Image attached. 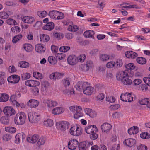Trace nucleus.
Here are the masks:
<instances>
[{
	"instance_id": "1",
	"label": "nucleus",
	"mask_w": 150,
	"mask_h": 150,
	"mask_svg": "<svg viewBox=\"0 0 150 150\" xmlns=\"http://www.w3.org/2000/svg\"><path fill=\"white\" fill-rule=\"evenodd\" d=\"M26 118V115L24 112L18 113L16 115L14 118L15 123L18 125H23L25 122Z\"/></svg>"
},
{
	"instance_id": "2",
	"label": "nucleus",
	"mask_w": 150,
	"mask_h": 150,
	"mask_svg": "<svg viewBox=\"0 0 150 150\" xmlns=\"http://www.w3.org/2000/svg\"><path fill=\"white\" fill-rule=\"evenodd\" d=\"M28 117L29 122L32 123H37L40 119V115L35 112H30L28 114Z\"/></svg>"
},
{
	"instance_id": "3",
	"label": "nucleus",
	"mask_w": 150,
	"mask_h": 150,
	"mask_svg": "<svg viewBox=\"0 0 150 150\" xmlns=\"http://www.w3.org/2000/svg\"><path fill=\"white\" fill-rule=\"evenodd\" d=\"M134 95L131 93H126L124 94H121L120 98L123 101L131 102L133 100Z\"/></svg>"
},
{
	"instance_id": "4",
	"label": "nucleus",
	"mask_w": 150,
	"mask_h": 150,
	"mask_svg": "<svg viewBox=\"0 0 150 150\" xmlns=\"http://www.w3.org/2000/svg\"><path fill=\"white\" fill-rule=\"evenodd\" d=\"M56 125L57 129L62 131H65L69 128V124L67 121H62L57 122Z\"/></svg>"
},
{
	"instance_id": "5",
	"label": "nucleus",
	"mask_w": 150,
	"mask_h": 150,
	"mask_svg": "<svg viewBox=\"0 0 150 150\" xmlns=\"http://www.w3.org/2000/svg\"><path fill=\"white\" fill-rule=\"evenodd\" d=\"M82 130L81 128L79 126H73L70 129V134L72 135L79 136L82 133Z\"/></svg>"
},
{
	"instance_id": "6",
	"label": "nucleus",
	"mask_w": 150,
	"mask_h": 150,
	"mask_svg": "<svg viewBox=\"0 0 150 150\" xmlns=\"http://www.w3.org/2000/svg\"><path fill=\"white\" fill-rule=\"evenodd\" d=\"M43 103L45 106H47L48 110L51 109L53 107L57 106L58 104L57 101L51 99H44L43 100Z\"/></svg>"
},
{
	"instance_id": "7",
	"label": "nucleus",
	"mask_w": 150,
	"mask_h": 150,
	"mask_svg": "<svg viewBox=\"0 0 150 150\" xmlns=\"http://www.w3.org/2000/svg\"><path fill=\"white\" fill-rule=\"evenodd\" d=\"M89 85V84L88 82L84 81L78 82L77 84L75 86V87L76 90L81 91L83 90H84L86 87Z\"/></svg>"
},
{
	"instance_id": "8",
	"label": "nucleus",
	"mask_w": 150,
	"mask_h": 150,
	"mask_svg": "<svg viewBox=\"0 0 150 150\" xmlns=\"http://www.w3.org/2000/svg\"><path fill=\"white\" fill-rule=\"evenodd\" d=\"M78 141L74 139L69 141L68 144L67 146L68 149L71 150H75L77 146L78 145Z\"/></svg>"
},
{
	"instance_id": "9",
	"label": "nucleus",
	"mask_w": 150,
	"mask_h": 150,
	"mask_svg": "<svg viewBox=\"0 0 150 150\" xmlns=\"http://www.w3.org/2000/svg\"><path fill=\"white\" fill-rule=\"evenodd\" d=\"M119 8L121 10H126L127 9L135 8H139V7L135 4L130 5L129 3H125L120 4Z\"/></svg>"
},
{
	"instance_id": "10",
	"label": "nucleus",
	"mask_w": 150,
	"mask_h": 150,
	"mask_svg": "<svg viewBox=\"0 0 150 150\" xmlns=\"http://www.w3.org/2000/svg\"><path fill=\"white\" fill-rule=\"evenodd\" d=\"M67 62L69 64L74 65L78 62V58L75 55H70L68 57Z\"/></svg>"
},
{
	"instance_id": "11",
	"label": "nucleus",
	"mask_w": 150,
	"mask_h": 150,
	"mask_svg": "<svg viewBox=\"0 0 150 150\" xmlns=\"http://www.w3.org/2000/svg\"><path fill=\"white\" fill-rule=\"evenodd\" d=\"M20 80V76L15 74L11 75L7 79L8 81L12 83H17L19 82Z\"/></svg>"
},
{
	"instance_id": "12",
	"label": "nucleus",
	"mask_w": 150,
	"mask_h": 150,
	"mask_svg": "<svg viewBox=\"0 0 150 150\" xmlns=\"http://www.w3.org/2000/svg\"><path fill=\"white\" fill-rule=\"evenodd\" d=\"M39 138V135L37 134L29 135L27 137V140L28 142L33 144L36 142Z\"/></svg>"
},
{
	"instance_id": "13",
	"label": "nucleus",
	"mask_w": 150,
	"mask_h": 150,
	"mask_svg": "<svg viewBox=\"0 0 150 150\" xmlns=\"http://www.w3.org/2000/svg\"><path fill=\"white\" fill-rule=\"evenodd\" d=\"M124 145L129 147H131L134 146L136 143L135 139L132 138L127 139L123 142Z\"/></svg>"
},
{
	"instance_id": "14",
	"label": "nucleus",
	"mask_w": 150,
	"mask_h": 150,
	"mask_svg": "<svg viewBox=\"0 0 150 150\" xmlns=\"http://www.w3.org/2000/svg\"><path fill=\"white\" fill-rule=\"evenodd\" d=\"M4 113L8 116H11L15 113L14 110L11 107H6L3 110Z\"/></svg>"
},
{
	"instance_id": "15",
	"label": "nucleus",
	"mask_w": 150,
	"mask_h": 150,
	"mask_svg": "<svg viewBox=\"0 0 150 150\" xmlns=\"http://www.w3.org/2000/svg\"><path fill=\"white\" fill-rule=\"evenodd\" d=\"M25 84L27 86L30 87H32L39 86L40 83L36 80H28L25 81Z\"/></svg>"
},
{
	"instance_id": "16",
	"label": "nucleus",
	"mask_w": 150,
	"mask_h": 150,
	"mask_svg": "<svg viewBox=\"0 0 150 150\" xmlns=\"http://www.w3.org/2000/svg\"><path fill=\"white\" fill-rule=\"evenodd\" d=\"M85 130L86 132L90 134L94 132H97L98 129L96 126L94 125H89L85 127Z\"/></svg>"
},
{
	"instance_id": "17",
	"label": "nucleus",
	"mask_w": 150,
	"mask_h": 150,
	"mask_svg": "<svg viewBox=\"0 0 150 150\" xmlns=\"http://www.w3.org/2000/svg\"><path fill=\"white\" fill-rule=\"evenodd\" d=\"M39 103V102L38 100L31 99L27 102V105L31 108H35L38 106Z\"/></svg>"
},
{
	"instance_id": "18",
	"label": "nucleus",
	"mask_w": 150,
	"mask_h": 150,
	"mask_svg": "<svg viewBox=\"0 0 150 150\" xmlns=\"http://www.w3.org/2000/svg\"><path fill=\"white\" fill-rule=\"evenodd\" d=\"M111 127V125L107 123H105L101 125V128L102 132L107 133L109 132Z\"/></svg>"
},
{
	"instance_id": "19",
	"label": "nucleus",
	"mask_w": 150,
	"mask_h": 150,
	"mask_svg": "<svg viewBox=\"0 0 150 150\" xmlns=\"http://www.w3.org/2000/svg\"><path fill=\"white\" fill-rule=\"evenodd\" d=\"M49 85V83L47 81H42L41 83V91L45 93H46L48 91Z\"/></svg>"
},
{
	"instance_id": "20",
	"label": "nucleus",
	"mask_w": 150,
	"mask_h": 150,
	"mask_svg": "<svg viewBox=\"0 0 150 150\" xmlns=\"http://www.w3.org/2000/svg\"><path fill=\"white\" fill-rule=\"evenodd\" d=\"M128 74L126 71H122L116 74V77L118 80H121L126 76H128Z\"/></svg>"
},
{
	"instance_id": "21",
	"label": "nucleus",
	"mask_w": 150,
	"mask_h": 150,
	"mask_svg": "<svg viewBox=\"0 0 150 150\" xmlns=\"http://www.w3.org/2000/svg\"><path fill=\"white\" fill-rule=\"evenodd\" d=\"M63 73L56 72L52 73L50 76V78L51 79L56 80V79H59L62 78L63 76Z\"/></svg>"
},
{
	"instance_id": "22",
	"label": "nucleus",
	"mask_w": 150,
	"mask_h": 150,
	"mask_svg": "<svg viewBox=\"0 0 150 150\" xmlns=\"http://www.w3.org/2000/svg\"><path fill=\"white\" fill-rule=\"evenodd\" d=\"M85 113L89 116L91 118H94L97 116V113L91 109L86 108L84 109Z\"/></svg>"
},
{
	"instance_id": "23",
	"label": "nucleus",
	"mask_w": 150,
	"mask_h": 150,
	"mask_svg": "<svg viewBox=\"0 0 150 150\" xmlns=\"http://www.w3.org/2000/svg\"><path fill=\"white\" fill-rule=\"evenodd\" d=\"M64 112V108L61 107H57L54 108L52 111V113L54 115H59Z\"/></svg>"
},
{
	"instance_id": "24",
	"label": "nucleus",
	"mask_w": 150,
	"mask_h": 150,
	"mask_svg": "<svg viewBox=\"0 0 150 150\" xmlns=\"http://www.w3.org/2000/svg\"><path fill=\"white\" fill-rule=\"evenodd\" d=\"M94 91V88L93 87L88 86L84 90L83 92L84 94L90 95H91Z\"/></svg>"
},
{
	"instance_id": "25",
	"label": "nucleus",
	"mask_w": 150,
	"mask_h": 150,
	"mask_svg": "<svg viewBox=\"0 0 150 150\" xmlns=\"http://www.w3.org/2000/svg\"><path fill=\"white\" fill-rule=\"evenodd\" d=\"M22 21L25 23L28 24L32 23L35 21V18L32 16H26L23 17L22 18Z\"/></svg>"
},
{
	"instance_id": "26",
	"label": "nucleus",
	"mask_w": 150,
	"mask_h": 150,
	"mask_svg": "<svg viewBox=\"0 0 150 150\" xmlns=\"http://www.w3.org/2000/svg\"><path fill=\"white\" fill-rule=\"evenodd\" d=\"M25 135L23 133H18L15 136V142L17 144H18L20 142L21 139V138L22 140L25 139Z\"/></svg>"
},
{
	"instance_id": "27",
	"label": "nucleus",
	"mask_w": 150,
	"mask_h": 150,
	"mask_svg": "<svg viewBox=\"0 0 150 150\" xmlns=\"http://www.w3.org/2000/svg\"><path fill=\"white\" fill-rule=\"evenodd\" d=\"M82 108L81 106L78 107V109L77 111L76 112L75 114L74 115V117L76 119H78L79 117H82L83 115V113L81 112Z\"/></svg>"
},
{
	"instance_id": "28",
	"label": "nucleus",
	"mask_w": 150,
	"mask_h": 150,
	"mask_svg": "<svg viewBox=\"0 0 150 150\" xmlns=\"http://www.w3.org/2000/svg\"><path fill=\"white\" fill-rule=\"evenodd\" d=\"M36 51L40 53H44L45 50V48L40 44H37L35 47Z\"/></svg>"
},
{
	"instance_id": "29",
	"label": "nucleus",
	"mask_w": 150,
	"mask_h": 150,
	"mask_svg": "<svg viewBox=\"0 0 150 150\" xmlns=\"http://www.w3.org/2000/svg\"><path fill=\"white\" fill-rule=\"evenodd\" d=\"M58 14V11L53 10L50 11L48 15L51 18L57 20V17Z\"/></svg>"
},
{
	"instance_id": "30",
	"label": "nucleus",
	"mask_w": 150,
	"mask_h": 150,
	"mask_svg": "<svg viewBox=\"0 0 150 150\" xmlns=\"http://www.w3.org/2000/svg\"><path fill=\"white\" fill-rule=\"evenodd\" d=\"M126 56L128 58H134L137 57L138 55L135 52L133 51H127L125 53Z\"/></svg>"
},
{
	"instance_id": "31",
	"label": "nucleus",
	"mask_w": 150,
	"mask_h": 150,
	"mask_svg": "<svg viewBox=\"0 0 150 150\" xmlns=\"http://www.w3.org/2000/svg\"><path fill=\"white\" fill-rule=\"evenodd\" d=\"M54 28V24L52 22H50L48 23L47 24L44 26V29L48 30H51Z\"/></svg>"
},
{
	"instance_id": "32",
	"label": "nucleus",
	"mask_w": 150,
	"mask_h": 150,
	"mask_svg": "<svg viewBox=\"0 0 150 150\" xmlns=\"http://www.w3.org/2000/svg\"><path fill=\"white\" fill-rule=\"evenodd\" d=\"M95 34L93 30H89L85 32L84 33V35L86 38H94L93 35Z\"/></svg>"
},
{
	"instance_id": "33",
	"label": "nucleus",
	"mask_w": 150,
	"mask_h": 150,
	"mask_svg": "<svg viewBox=\"0 0 150 150\" xmlns=\"http://www.w3.org/2000/svg\"><path fill=\"white\" fill-rule=\"evenodd\" d=\"M9 98V96L5 93H0V102H6Z\"/></svg>"
},
{
	"instance_id": "34",
	"label": "nucleus",
	"mask_w": 150,
	"mask_h": 150,
	"mask_svg": "<svg viewBox=\"0 0 150 150\" xmlns=\"http://www.w3.org/2000/svg\"><path fill=\"white\" fill-rule=\"evenodd\" d=\"M79 150H86L88 148V146L86 145V142H81L78 145Z\"/></svg>"
},
{
	"instance_id": "35",
	"label": "nucleus",
	"mask_w": 150,
	"mask_h": 150,
	"mask_svg": "<svg viewBox=\"0 0 150 150\" xmlns=\"http://www.w3.org/2000/svg\"><path fill=\"white\" fill-rule=\"evenodd\" d=\"M18 65L21 68H25L28 67L29 66V64L28 62H27L25 61H22L18 62Z\"/></svg>"
},
{
	"instance_id": "36",
	"label": "nucleus",
	"mask_w": 150,
	"mask_h": 150,
	"mask_svg": "<svg viewBox=\"0 0 150 150\" xmlns=\"http://www.w3.org/2000/svg\"><path fill=\"white\" fill-rule=\"evenodd\" d=\"M40 40L42 42H47L50 39L49 37L46 34H40Z\"/></svg>"
},
{
	"instance_id": "37",
	"label": "nucleus",
	"mask_w": 150,
	"mask_h": 150,
	"mask_svg": "<svg viewBox=\"0 0 150 150\" xmlns=\"http://www.w3.org/2000/svg\"><path fill=\"white\" fill-rule=\"evenodd\" d=\"M44 125L47 127L52 126L53 124V120L50 119L44 120L43 122Z\"/></svg>"
},
{
	"instance_id": "38",
	"label": "nucleus",
	"mask_w": 150,
	"mask_h": 150,
	"mask_svg": "<svg viewBox=\"0 0 150 150\" xmlns=\"http://www.w3.org/2000/svg\"><path fill=\"white\" fill-rule=\"evenodd\" d=\"M5 130L6 132L11 133H15L16 131V128L12 127H7L5 128Z\"/></svg>"
},
{
	"instance_id": "39",
	"label": "nucleus",
	"mask_w": 150,
	"mask_h": 150,
	"mask_svg": "<svg viewBox=\"0 0 150 150\" xmlns=\"http://www.w3.org/2000/svg\"><path fill=\"white\" fill-rule=\"evenodd\" d=\"M23 47L25 50L28 52H31L33 49V47L32 45L29 44H25Z\"/></svg>"
},
{
	"instance_id": "40",
	"label": "nucleus",
	"mask_w": 150,
	"mask_h": 150,
	"mask_svg": "<svg viewBox=\"0 0 150 150\" xmlns=\"http://www.w3.org/2000/svg\"><path fill=\"white\" fill-rule=\"evenodd\" d=\"M122 82L124 84L127 85H131L132 83V80L129 79L127 76L122 79Z\"/></svg>"
},
{
	"instance_id": "41",
	"label": "nucleus",
	"mask_w": 150,
	"mask_h": 150,
	"mask_svg": "<svg viewBox=\"0 0 150 150\" xmlns=\"http://www.w3.org/2000/svg\"><path fill=\"white\" fill-rule=\"evenodd\" d=\"M110 58L109 55L105 54H102L100 56V59L103 61H106L108 60Z\"/></svg>"
},
{
	"instance_id": "42",
	"label": "nucleus",
	"mask_w": 150,
	"mask_h": 150,
	"mask_svg": "<svg viewBox=\"0 0 150 150\" xmlns=\"http://www.w3.org/2000/svg\"><path fill=\"white\" fill-rule=\"evenodd\" d=\"M78 29V26L74 25H72L69 26L68 28L69 31L75 32L77 31Z\"/></svg>"
},
{
	"instance_id": "43",
	"label": "nucleus",
	"mask_w": 150,
	"mask_h": 150,
	"mask_svg": "<svg viewBox=\"0 0 150 150\" xmlns=\"http://www.w3.org/2000/svg\"><path fill=\"white\" fill-rule=\"evenodd\" d=\"M137 61L138 63L141 64H144L146 63V59L142 57H138L137 58Z\"/></svg>"
},
{
	"instance_id": "44",
	"label": "nucleus",
	"mask_w": 150,
	"mask_h": 150,
	"mask_svg": "<svg viewBox=\"0 0 150 150\" xmlns=\"http://www.w3.org/2000/svg\"><path fill=\"white\" fill-rule=\"evenodd\" d=\"M8 14L6 12L3 11L0 12V18L2 19H6L9 17Z\"/></svg>"
},
{
	"instance_id": "45",
	"label": "nucleus",
	"mask_w": 150,
	"mask_h": 150,
	"mask_svg": "<svg viewBox=\"0 0 150 150\" xmlns=\"http://www.w3.org/2000/svg\"><path fill=\"white\" fill-rule=\"evenodd\" d=\"M49 63L51 64H54L57 62V61L55 57L52 56H49L48 59Z\"/></svg>"
},
{
	"instance_id": "46",
	"label": "nucleus",
	"mask_w": 150,
	"mask_h": 150,
	"mask_svg": "<svg viewBox=\"0 0 150 150\" xmlns=\"http://www.w3.org/2000/svg\"><path fill=\"white\" fill-rule=\"evenodd\" d=\"M37 14L40 17L44 18L47 15V12L45 11L38 12Z\"/></svg>"
},
{
	"instance_id": "47",
	"label": "nucleus",
	"mask_w": 150,
	"mask_h": 150,
	"mask_svg": "<svg viewBox=\"0 0 150 150\" xmlns=\"http://www.w3.org/2000/svg\"><path fill=\"white\" fill-rule=\"evenodd\" d=\"M7 23L10 25H16L17 24V23L16 22L15 20L13 19L9 18L6 20Z\"/></svg>"
},
{
	"instance_id": "48",
	"label": "nucleus",
	"mask_w": 150,
	"mask_h": 150,
	"mask_svg": "<svg viewBox=\"0 0 150 150\" xmlns=\"http://www.w3.org/2000/svg\"><path fill=\"white\" fill-rule=\"evenodd\" d=\"M53 36L54 38L58 40H60L63 37V35L62 33L58 32L54 33Z\"/></svg>"
},
{
	"instance_id": "49",
	"label": "nucleus",
	"mask_w": 150,
	"mask_h": 150,
	"mask_svg": "<svg viewBox=\"0 0 150 150\" xmlns=\"http://www.w3.org/2000/svg\"><path fill=\"white\" fill-rule=\"evenodd\" d=\"M11 136L8 134H4L2 136V139L5 142L9 141L11 139Z\"/></svg>"
},
{
	"instance_id": "50",
	"label": "nucleus",
	"mask_w": 150,
	"mask_h": 150,
	"mask_svg": "<svg viewBox=\"0 0 150 150\" xmlns=\"http://www.w3.org/2000/svg\"><path fill=\"white\" fill-rule=\"evenodd\" d=\"M33 76L34 77L37 79H40L42 78V74L38 72H34Z\"/></svg>"
},
{
	"instance_id": "51",
	"label": "nucleus",
	"mask_w": 150,
	"mask_h": 150,
	"mask_svg": "<svg viewBox=\"0 0 150 150\" xmlns=\"http://www.w3.org/2000/svg\"><path fill=\"white\" fill-rule=\"evenodd\" d=\"M140 136L143 139H148L150 137V135L147 132H143L140 134Z\"/></svg>"
},
{
	"instance_id": "52",
	"label": "nucleus",
	"mask_w": 150,
	"mask_h": 150,
	"mask_svg": "<svg viewBox=\"0 0 150 150\" xmlns=\"http://www.w3.org/2000/svg\"><path fill=\"white\" fill-rule=\"evenodd\" d=\"M86 56L85 54H80L78 57V61L80 62H83L85 61L86 58Z\"/></svg>"
},
{
	"instance_id": "53",
	"label": "nucleus",
	"mask_w": 150,
	"mask_h": 150,
	"mask_svg": "<svg viewBox=\"0 0 150 150\" xmlns=\"http://www.w3.org/2000/svg\"><path fill=\"white\" fill-rule=\"evenodd\" d=\"M22 36L21 35H18L15 36L13 39L12 42L13 43H16L19 41L22 38Z\"/></svg>"
},
{
	"instance_id": "54",
	"label": "nucleus",
	"mask_w": 150,
	"mask_h": 150,
	"mask_svg": "<svg viewBox=\"0 0 150 150\" xmlns=\"http://www.w3.org/2000/svg\"><path fill=\"white\" fill-rule=\"evenodd\" d=\"M57 58H58L59 60L63 61L65 58V55L62 53H58L56 55Z\"/></svg>"
},
{
	"instance_id": "55",
	"label": "nucleus",
	"mask_w": 150,
	"mask_h": 150,
	"mask_svg": "<svg viewBox=\"0 0 150 150\" xmlns=\"http://www.w3.org/2000/svg\"><path fill=\"white\" fill-rule=\"evenodd\" d=\"M37 143L39 146L43 145L45 141V138L43 137L39 138Z\"/></svg>"
},
{
	"instance_id": "56",
	"label": "nucleus",
	"mask_w": 150,
	"mask_h": 150,
	"mask_svg": "<svg viewBox=\"0 0 150 150\" xmlns=\"http://www.w3.org/2000/svg\"><path fill=\"white\" fill-rule=\"evenodd\" d=\"M30 74L28 73H23L21 75V79L23 80L27 79L30 78Z\"/></svg>"
},
{
	"instance_id": "57",
	"label": "nucleus",
	"mask_w": 150,
	"mask_h": 150,
	"mask_svg": "<svg viewBox=\"0 0 150 150\" xmlns=\"http://www.w3.org/2000/svg\"><path fill=\"white\" fill-rule=\"evenodd\" d=\"M70 49V47L69 46H63L60 47L59 50V51L62 52H65Z\"/></svg>"
},
{
	"instance_id": "58",
	"label": "nucleus",
	"mask_w": 150,
	"mask_h": 150,
	"mask_svg": "<svg viewBox=\"0 0 150 150\" xmlns=\"http://www.w3.org/2000/svg\"><path fill=\"white\" fill-rule=\"evenodd\" d=\"M123 65L122 60L120 59H118L117 60L115 64V66L117 68L121 67Z\"/></svg>"
},
{
	"instance_id": "59",
	"label": "nucleus",
	"mask_w": 150,
	"mask_h": 150,
	"mask_svg": "<svg viewBox=\"0 0 150 150\" xmlns=\"http://www.w3.org/2000/svg\"><path fill=\"white\" fill-rule=\"evenodd\" d=\"M149 100L148 98H144L140 101V104L141 105H148Z\"/></svg>"
},
{
	"instance_id": "60",
	"label": "nucleus",
	"mask_w": 150,
	"mask_h": 150,
	"mask_svg": "<svg viewBox=\"0 0 150 150\" xmlns=\"http://www.w3.org/2000/svg\"><path fill=\"white\" fill-rule=\"evenodd\" d=\"M5 73L4 72H0V85H1L4 83Z\"/></svg>"
},
{
	"instance_id": "61",
	"label": "nucleus",
	"mask_w": 150,
	"mask_h": 150,
	"mask_svg": "<svg viewBox=\"0 0 150 150\" xmlns=\"http://www.w3.org/2000/svg\"><path fill=\"white\" fill-rule=\"evenodd\" d=\"M97 132H93L90 134V139L92 140H95L98 137V136L97 134L96 133Z\"/></svg>"
},
{
	"instance_id": "62",
	"label": "nucleus",
	"mask_w": 150,
	"mask_h": 150,
	"mask_svg": "<svg viewBox=\"0 0 150 150\" xmlns=\"http://www.w3.org/2000/svg\"><path fill=\"white\" fill-rule=\"evenodd\" d=\"M125 67L128 70H133L135 68V66L133 63H130L126 64Z\"/></svg>"
},
{
	"instance_id": "63",
	"label": "nucleus",
	"mask_w": 150,
	"mask_h": 150,
	"mask_svg": "<svg viewBox=\"0 0 150 150\" xmlns=\"http://www.w3.org/2000/svg\"><path fill=\"white\" fill-rule=\"evenodd\" d=\"M137 149L138 150H147V146L142 144H140L137 146Z\"/></svg>"
},
{
	"instance_id": "64",
	"label": "nucleus",
	"mask_w": 150,
	"mask_h": 150,
	"mask_svg": "<svg viewBox=\"0 0 150 150\" xmlns=\"http://www.w3.org/2000/svg\"><path fill=\"white\" fill-rule=\"evenodd\" d=\"M115 62L113 61L108 62L106 64V67L108 68H112L115 66Z\"/></svg>"
}]
</instances>
